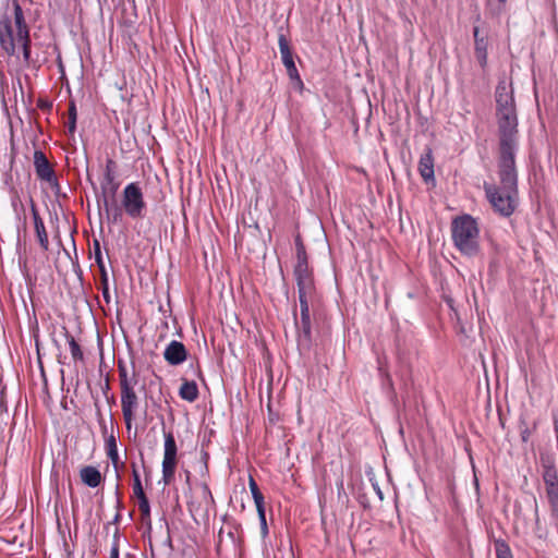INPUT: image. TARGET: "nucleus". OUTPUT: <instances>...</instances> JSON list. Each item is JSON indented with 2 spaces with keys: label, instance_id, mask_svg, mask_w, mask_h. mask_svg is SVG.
I'll return each mask as SVG.
<instances>
[{
  "label": "nucleus",
  "instance_id": "obj_27",
  "mask_svg": "<svg viewBox=\"0 0 558 558\" xmlns=\"http://www.w3.org/2000/svg\"><path fill=\"white\" fill-rule=\"evenodd\" d=\"M132 476H133V494H134V496L136 498L146 496V494L143 489V486H142L141 476L137 471L136 463H134V462L132 463Z\"/></svg>",
  "mask_w": 558,
  "mask_h": 558
},
{
  "label": "nucleus",
  "instance_id": "obj_23",
  "mask_svg": "<svg viewBox=\"0 0 558 558\" xmlns=\"http://www.w3.org/2000/svg\"><path fill=\"white\" fill-rule=\"evenodd\" d=\"M17 39H19L17 48L22 49L24 63L28 65L31 63V46H32L29 32L20 31Z\"/></svg>",
  "mask_w": 558,
  "mask_h": 558
},
{
  "label": "nucleus",
  "instance_id": "obj_18",
  "mask_svg": "<svg viewBox=\"0 0 558 558\" xmlns=\"http://www.w3.org/2000/svg\"><path fill=\"white\" fill-rule=\"evenodd\" d=\"M118 373L120 391L136 387L138 379L135 371H133L132 374L130 375L126 364L122 360L118 361Z\"/></svg>",
  "mask_w": 558,
  "mask_h": 558
},
{
  "label": "nucleus",
  "instance_id": "obj_11",
  "mask_svg": "<svg viewBox=\"0 0 558 558\" xmlns=\"http://www.w3.org/2000/svg\"><path fill=\"white\" fill-rule=\"evenodd\" d=\"M278 45L279 50L281 54L282 63L287 70L288 76L291 81H295L299 85H303V82L300 77L299 71L295 66L294 60H293V52L291 50L289 40L287 39L284 34H279L278 37Z\"/></svg>",
  "mask_w": 558,
  "mask_h": 558
},
{
  "label": "nucleus",
  "instance_id": "obj_26",
  "mask_svg": "<svg viewBox=\"0 0 558 558\" xmlns=\"http://www.w3.org/2000/svg\"><path fill=\"white\" fill-rule=\"evenodd\" d=\"M507 5V0H486V9L492 16H500Z\"/></svg>",
  "mask_w": 558,
  "mask_h": 558
},
{
  "label": "nucleus",
  "instance_id": "obj_15",
  "mask_svg": "<svg viewBox=\"0 0 558 558\" xmlns=\"http://www.w3.org/2000/svg\"><path fill=\"white\" fill-rule=\"evenodd\" d=\"M31 211L34 220V227L37 240L39 242L40 247L46 252L49 250V239L48 233L46 231V227L44 220L41 219L38 209L36 207L35 202L31 198Z\"/></svg>",
  "mask_w": 558,
  "mask_h": 558
},
{
  "label": "nucleus",
  "instance_id": "obj_14",
  "mask_svg": "<svg viewBox=\"0 0 558 558\" xmlns=\"http://www.w3.org/2000/svg\"><path fill=\"white\" fill-rule=\"evenodd\" d=\"M163 359L169 365H180L186 361L187 350L182 342L172 340L167 344L163 351Z\"/></svg>",
  "mask_w": 558,
  "mask_h": 558
},
{
  "label": "nucleus",
  "instance_id": "obj_22",
  "mask_svg": "<svg viewBox=\"0 0 558 558\" xmlns=\"http://www.w3.org/2000/svg\"><path fill=\"white\" fill-rule=\"evenodd\" d=\"M198 387L194 380H183L179 389L181 399L187 402H194L198 398Z\"/></svg>",
  "mask_w": 558,
  "mask_h": 558
},
{
  "label": "nucleus",
  "instance_id": "obj_43",
  "mask_svg": "<svg viewBox=\"0 0 558 558\" xmlns=\"http://www.w3.org/2000/svg\"><path fill=\"white\" fill-rule=\"evenodd\" d=\"M201 468H202V471H207V463H206V461L202 462Z\"/></svg>",
  "mask_w": 558,
  "mask_h": 558
},
{
  "label": "nucleus",
  "instance_id": "obj_31",
  "mask_svg": "<svg viewBox=\"0 0 558 558\" xmlns=\"http://www.w3.org/2000/svg\"><path fill=\"white\" fill-rule=\"evenodd\" d=\"M68 113H69L68 131L70 134H73L76 130V119H77V111H76V106H75L74 101H70Z\"/></svg>",
  "mask_w": 558,
  "mask_h": 558
},
{
  "label": "nucleus",
  "instance_id": "obj_21",
  "mask_svg": "<svg viewBox=\"0 0 558 558\" xmlns=\"http://www.w3.org/2000/svg\"><path fill=\"white\" fill-rule=\"evenodd\" d=\"M111 201L112 202L107 198L104 201L105 213L107 215L108 222L116 225L122 220L124 210L122 205L118 206L114 199Z\"/></svg>",
  "mask_w": 558,
  "mask_h": 558
},
{
  "label": "nucleus",
  "instance_id": "obj_24",
  "mask_svg": "<svg viewBox=\"0 0 558 558\" xmlns=\"http://www.w3.org/2000/svg\"><path fill=\"white\" fill-rule=\"evenodd\" d=\"M138 500V510L141 512V521L143 524L148 525L150 527L151 520H150V506L147 496H143L137 498Z\"/></svg>",
  "mask_w": 558,
  "mask_h": 558
},
{
  "label": "nucleus",
  "instance_id": "obj_42",
  "mask_svg": "<svg viewBox=\"0 0 558 558\" xmlns=\"http://www.w3.org/2000/svg\"><path fill=\"white\" fill-rule=\"evenodd\" d=\"M120 519H121V513L117 512L111 523L118 524Z\"/></svg>",
  "mask_w": 558,
  "mask_h": 558
},
{
  "label": "nucleus",
  "instance_id": "obj_40",
  "mask_svg": "<svg viewBox=\"0 0 558 558\" xmlns=\"http://www.w3.org/2000/svg\"><path fill=\"white\" fill-rule=\"evenodd\" d=\"M260 534L263 537H266L268 535L267 522L260 524Z\"/></svg>",
  "mask_w": 558,
  "mask_h": 558
},
{
  "label": "nucleus",
  "instance_id": "obj_3",
  "mask_svg": "<svg viewBox=\"0 0 558 558\" xmlns=\"http://www.w3.org/2000/svg\"><path fill=\"white\" fill-rule=\"evenodd\" d=\"M20 31L29 32V27L22 7L13 0L12 12L0 16V47L10 57L16 54Z\"/></svg>",
  "mask_w": 558,
  "mask_h": 558
},
{
  "label": "nucleus",
  "instance_id": "obj_16",
  "mask_svg": "<svg viewBox=\"0 0 558 558\" xmlns=\"http://www.w3.org/2000/svg\"><path fill=\"white\" fill-rule=\"evenodd\" d=\"M418 172L426 183L435 180L434 157L433 150L429 147H426L424 154L420 157Z\"/></svg>",
  "mask_w": 558,
  "mask_h": 558
},
{
  "label": "nucleus",
  "instance_id": "obj_41",
  "mask_svg": "<svg viewBox=\"0 0 558 558\" xmlns=\"http://www.w3.org/2000/svg\"><path fill=\"white\" fill-rule=\"evenodd\" d=\"M38 107L41 108V109H45V108H50L51 105L49 102H47V101H41L40 100L39 104H38Z\"/></svg>",
  "mask_w": 558,
  "mask_h": 558
},
{
  "label": "nucleus",
  "instance_id": "obj_35",
  "mask_svg": "<svg viewBox=\"0 0 558 558\" xmlns=\"http://www.w3.org/2000/svg\"><path fill=\"white\" fill-rule=\"evenodd\" d=\"M256 510H257L259 523L262 524L264 522H267L266 521V514H265V505H263L260 507H256Z\"/></svg>",
  "mask_w": 558,
  "mask_h": 558
},
{
  "label": "nucleus",
  "instance_id": "obj_17",
  "mask_svg": "<svg viewBox=\"0 0 558 558\" xmlns=\"http://www.w3.org/2000/svg\"><path fill=\"white\" fill-rule=\"evenodd\" d=\"M293 272L296 286H314V280L312 277V271L308 267L307 257L296 258V264L294 266Z\"/></svg>",
  "mask_w": 558,
  "mask_h": 558
},
{
  "label": "nucleus",
  "instance_id": "obj_29",
  "mask_svg": "<svg viewBox=\"0 0 558 558\" xmlns=\"http://www.w3.org/2000/svg\"><path fill=\"white\" fill-rule=\"evenodd\" d=\"M100 272V284H101V294L107 304L110 303L111 296L109 292V279L107 269L99 270Z\"/></svg>",
  "mask_w": 558,
  "mask_h": 558
},
{
  "label": "nucleus",
  "instance_id": "obj_34",
  "mask_svg": "<svg viewBox=\"0 0 558 558\" xmlns=\"http://www.w3.org/2000/svg\"><path fill=\"white\" fill-rule=\"evenodd\" d=\"M116 496H117V504H116L117 512H120V510L123 507V504H122L121 496H120L119 484H117V486H116Z\"/></svg>",
  "mask_w": 558,
  "mask_h": 558
},
{
  "label": "nucleus",
  "instance_id": "obj_9",
  "mask_svg": "<svg viewBox=\"0 0 558 558\" xmlns=\"http://www.w3.org/2000/svg\"><path fill=\"white\" fill-rule=\"evenodd\" d=\"M34 168L40 181L47 182L51 189L59 190L60 184L57 174L44 151H34Z\"/></svg>",
  "mask_w": 558,
  "mask_h": 558
},
{
  "label": "nucleus",
  "instance_id": "obj_36",
  "mask_svg": "<svg viewBox=\"0 0 558 558\" xmlns=\"http://www.w3.org/2000/svg\"><path fill=\"white\" fill-rule=\"evenodd\" d=\"M120 549L117 544L111 545L110 556L109 558H119Z\"/></svg>",
  "mask_w": 558,
  "mask_h": 558
},
{
  "label": "nucleus",
  "instance_id": "obj_7",
  "mask_svg": "<svg viewBox=\"0 0 558 558\" xmlns=\"http://www.w3.org/2000/svg\"><path fill=\"white\" fill-rule=\"evenodd\" d=\"M542 477L550 509V515L558 521V469L554 462H543Z\"/></svg>",
  "mask_w": 558,
  "mask_h": 558
},
{
  "label": "nucleus",
  "instance_id": "obj_6",
  "mask_svg": "<svg viewBox=\"0 0 558 558\" xmlns=\"http://www.w3.org/2000/svg\"><path fill=\"white\" fill-rule=\"evenodd\" d=\"M121 205L126 216L131 219L137 220L144 218L147 205L142 187L137 182L129 183L124 187Z\"/></svg>",
  "mask_w": 558,
  "mask_h": 558
},
{
  "label": "nucleus",
  "instance_id": "obj_45",
  "mask_svg": "<svg viewBox=\"0 0 558 558\" xmlns=\"http://www.w3.org/2000/svg\"><path fill=\"white\" fill-rule=\"evenodd\" d=\"M185 476H186V482H190V476H191L190 471H186V472H185Z\"/></svg>",
  "mask_w": 558,
  "mask_h": 558
},
{
  "label": "nucleus",
  "instance_id": "obj_39",
  "mask_svg": "<svg viewBox=\"0 0 558 558\" xmlns=\"http://www.w3.org/2000/svg\"><path fill=\"white\" fill-rule=\"evenodd\" d=\"M112 544H117L118 548L120 549V533L118 529L114 531Z\"/></svg>",
  "mask_w": 558,
  "mask_h": 558
},
{
  "label": "nucleus",
  "instance_id": "obj_1",
  "mask_svg": "<svg viewBox=\"0 0 558 558\" xmlns=\"http://www.w3.org/2000/svg\"><path fill=\"white\" fill-rule=\"evenodd\" d=\"M497 125V162L515 163L520 134L513 89L506 81H500L495 89Z\"/></svg>",
  "mask_w": 558,
  "mask_h": 558
},
{
  "label": "nucleus",
  "instance_id": "obj_28",
  "mask_svg": "<svg viewBox=\"0 0 558 558\" xmlns=\"http://www.w3.org/2000/svg\"><path fill=\"white\" fill-rule=\"evenodd\" d=\"M496 558H513L512 551L504 539H496L494 542Z\"/></svg>",
  "mask_w": 558,
  "mask_h": 558
},
{
  "label": "nucleus",
  "instance_id": "obj_38",
  "mask_svg": "<svg viewBox=\"0 0 558 558\" xmlns=\"http://www.w3.org/2000/svg\"><path fill=\"white\" fill-rule=\"evenodd\" d=\"M553 421H554V430H555L556 437H558V412H555L553 414Z\"/></svg>",
  "mask_w": 558,
  "mask_h": 558
},
{
  "label": "nucleus",
  "instance_id": "obj_33",
  "mask_svg": "<svg viewBox=\"0 0 558 558\" xmlns=\"http://www.w3.org/2000/svg\"><path fill=\"white\" fill-rule=\"evenodd\" d=\"M296 258L307 257L305 246L300 235L295 238Z\"/></svg>",
  "mask_w": 558,
  "mask_h": 558
},
{
  "label": "nucleus",
  "instance_id": "obj_5",
  "mask_svg": "<svg viewBox=\"0 0 558 558\" xmlns=\"http://www.w3.org/2000/svg\"><path fill=\"white\" fill-rule=\"evenodd\" d=\"M298 294L300 302V319L295 320V326L299 332V343L307 345L312 340L310 304H312L315 296V286H298Z\"/></svg>",
  "mask_w": 558,
  "mask_h": 558
},
{
  "label": "nucleus",
  "instance_id": "obj_8",
  "mask_svg": "<svg viewBox=\"0 0 558 558\" xmlns=\"http://www.w3.org/2000/svg\"><path fill=\"white\" fill-rule=\"evenodd\" d=\"M165 445H163V460H162V480L166 484H169L174 478L177 469V454L178 447L175 438L171 432L163 433Z\"/></svg>",
  "mask_w": 558,
  "mask_h": 558
},
{
  "label": "nucleus",
  "instance_id": "obj_46",
  "mask_svg": "<svg viewBox=\"0 0 558 558\" xmlns=\"http://www.w3.org/2000/svg\"><path fill=\"white\" fill-rule=\"evenodd\" d=\"M387 379L391 383V378L389 374H386Z\"/></svg>",
  "mask_w": 558,
  "mask_h": 558
},
{
  "label": "nucleus",
  "instance_id": "obj_32",
  "mask_svg": "<svg viewBox=\"0 0 558 558\" xmlns=\"http://www.w3.org/2000/svg\"><path fill=\"white\" fill-rule=\"evenodd\" d=\"M93 246H94L95 260H96V264H97L99 270L106 269L99 241L94 240Z\"/></svg>",
  "mask_w": 558,
  "mask_h": 558
},
{
  "label": "nucleus",
  "instance_id": "obj_20",
  "mask_svg": "<svg viewBox=\"0 0 558 558\" xmlns=\"http://www.w3.org/2000/svg\"><path fill=\"white\" fill-rule=\"evenodd\" d=\"M81 481L90 488H95L99 486L102 481V475L100 471L93 466L86 465L80 470Z\"/></svg>",
  "mask_w": 558,
  "mask_h": 558
},
{
  "label": "nucleus",
  "instance_id": "obj_2",
  "mask_svg": "<svg viewBox=\"0 0 558 558\" xmlns=\"http://www.w3.org/2000/svg\"><path fill=\"white\" fill-rule=\"evenodd\" d=\"M500 185L485 182L483 189L494 210L501 217H510L519 204L517 163L497 162Z\"/></svg>",
  "mask_w": 558,
  "mask_h": 558
},
{
  "label": "nucleus",
  "instance_id": "obj_12",
  "mask_svg": "<svg viewBox=\"0 0 558 558\" xmlns=\"http://www.w3.org/2000/svg\"><path fill=\"white\" fill-rule=\"evenodd\" d=\"M116 162L112 159H108L104 172V178L100 183L104 201L114 199L116 194L119 190L120 183L116 180Z\"/></svg>",
  "mask_w": 558,
  "mask_h": 558
},
{
  "label": "nucleus",
  "instance_id": "obj_13",
  "mask_svg": "<svg viewBox=\"0 0 558 558\" xmlns=\"http://www.w3.org/2000/svg\"><path fill=\"white\" fill-rule=\"evenodd\" d=\"M474 38V56L480 66L484 70L488 61V46L489 39L486 32H482L480 26L473 27Z\"/></svg>",
  "mask_w": 558,
  "mask_h": 558
},
{
  "label": "nucleus",
  "instance_id": "obj_37",
  "mask_svg": "<svg viewBox=\"0 0 558 558\" xmlns=\"http://www.w3.org/2000/svg\"><path fill=\"white\" fill-rule=\"evenodd\" d=\"M530 429L527 427H525L524 429L521 430V439L523 442H526L530 438Z\"/></svg>",
  "mask_w": 558,
  "mask_h": 558
},
{
  "label": "nucleus",
  "instance_id": "obj_4",
  "mask_svg": "<svg viewBox=\"0 0 558 558\" xmlns=\"http://www.w3.org/2000/svg\"><path fill=\"white\" fill-rule=\"evenodd\" d=\"M451 238L462 255L473 257L480 252V228L471 215L464 214L452 220Z\"/></svg>",
  "mask_w": 558,
  "mask_h": 558
},
{
  "label": "nucleus",
  "instance_id": "obj_19",
  "mask_svg": "<svg viewBox=\"0 0 558 558\" xmlns=\"http://www.w3.org/2000/svg\"><path fill=\"white\" fill-rule=\"evenodd\" d=\"M106 451H107V457L110 459L112 466L116 471L117 480L119 481L121 477L120 470L124 466V462L120 461L119 453H118V447H117V440L113 435H110L106 439Z\"/></svg>",
  "mask_w": 558,
  "mask_h": 558
},
{
  "label": "nucleus",
  "instance_id": "obj_30",
  "mask_svg": "<svg viewBox=\"0 0 558 558\" xmlns=\"http://www.w3.org/2000/svg\"><path fill=\"white\" fill-rule=\"evenodd\" d=\"M248 486H250L255 506L256 507L263 506L264 505V496H263L262 492L259 490L258 485L253 477H250Z\"/></svg>",
  "mask_w": 558,
  "mask_h": 558
},
{
  "label": "nucleus",
  "instance_id": "obj_44",
  "mask_svg": "<svg viewBox=\"0 0 558 558\" xmlns=\"http://www.w3.org/2000/svg\"><path fill=\"white\" fill-rule=\"evenodd\" d=\"M204 492L211 498V494L207 485L204 486Z\"/></svg>",
  "mask_w": 558,
  "mask_h": 558
},
{
  "label": "nucleus",
  "instance_id": "obj_25",
  "mask_svg": "<svg viewBox=\"0 0 558 558\" xmlns=\"http://www.w3.org/2000/svg\"><path fill=\"white\" fill-rule=\"evenodd\" d=\"M65 339L69 343L71 355L74 361H83L84 360V353L81 349V345L76 342L74 337L69 333L68 330H65Z\"/></svg>",
  "mask_w": 558,
  "mask_h": 558
},
{
  "label": "nucleus",
  "instance_id": "obj_10",
  "mask_svg": "<svg viewBox=\"0 0 558 558\" xmlns=\"http://www.w3.org/2000/svg\"><path fill=\"white\" fill-rule=\"evenodd\" d=\"M121 393V411L128 430H131L133 422L136 417V411L140 408V398L135 388L120 391Z\"/></svg>",
  "mask_w": 558,
  "mask_h": 558
}]
</instances>
